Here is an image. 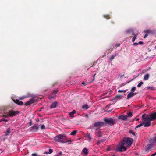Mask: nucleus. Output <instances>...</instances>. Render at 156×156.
<instances>
[{
    "instance_id": "1",
    "label": "nucleus",
    "mask_w": 156,
    "mask_h": 156,
    "mask_svg": "<svg viewBox=\"0 0 156 156\" xmlns=\"http://www.w3.org/2000/svg\"><path fill=\"white\" fill-rule=\"evenodd\" d=\"M145 114H143L142 118L144 121H147V122H144L143 125L144 127H148L151 125L150 121L156 119V112L151 115H148L145 118Z\"/></svg>"
},
{
    "instance_id": "2",
    "label": "nucleus",
    "mask_w": 156,
    "mask_h": 156,
    "mask_svg": "<svg viewBox=\"0 0 156 156\" xmlns=\"http://www.w3.org/2000/svg\"><path fill=\"white\" fill-rule=\"evenodd\" d=\"M66 137L64 134H61L55 136L54 137V140L56 142L61 143H65Z\"/></svg>"
},
{
    "instance_id": "3",
    "label": "nucleus",
    "mask_w": 156,
    "mask_h": 156,
    "mask_svg": "<svg viewBox=\"0 0 156 156\" xmlns=\"http://www.w3.org/2000/svg\"><path fill=\"white\" fill-rule=\"evenodd\" d=\"M123 142L127 147H130L133 142V139L132 138H126L124 139Z\"/></svg>"
},
{
    "instance_id": "4",
    "label": "nucleus",
    "mask_w": 156,
    "mask_h": 156,
    "mask_svg": "<svg viewBox=\"0 0 156 156\" xmlns=\"http://www.w3.org/2000/svg\"><path fill=\"white\" fill-rule=\"evenodd\" d=\"M104 121L106 122L107 124L110 125H114L115 122V120L112 118H105L104 119Z\"/></svg>"
},
{
    "instance_id": "5",
    "label": "nucleus",
    "mask_w": 156,
    "mask_h": 156,
    "mask_svg": "<svg viewBox=\"0 0 156 156\" xmlns=\"http://www.w3.org/2000/svg\"><path fill=\"white\" fill-rule=\"evenodd\" d=\"M125 144L123 142L119 144L117 150L120 151H125L126 148L124 147Z\"/></svg>"
},
{
    "instance_id": "6",
    "label": "nucleus",
    "mask_w": 156,
    "mask_h": 156,
    "mask_svg": "<svg viewBox=\"0 0 156 156\" xmlns=\"http://www.w3.org/2000/svg\"><path fill=\"white\" fill-rule=\"evenodd\" d=\"M18 111H11L6 113V115L7 117L13 116L15 115L16 114H19Z\"/></svg>"
},
{
    "instance_id": "7",
    "label": "nucleus",
    "mask_w": 156,
    "mask_h": 156,
    "mask_svg": "<svg viewBox=\"0 0 156 156\" xmlns=\"http://www.w3.org/2000/svg\"><path fill=\"white\" fill-rule=\"evenodd\" d=\"M104 124V123L103 122H98L94 124V127H100L103 126Z\"/></svg>"
},
{
    "instance_id": "8",
    "label": "nucleus",
    "mask_w": 156,
    "mask_h": 156,
    "mask_svg": "<svg viewBox=\"0 0 156 156\" xmlns=\"http://www.w3.org/2000/svg\"><path fill=\"white\" fill-rule=\"evenodd\" d=\"M38 129V126L36 125H34L30 128V130L33 132L36 131Z\"/></svg>"
},
{
    "instance_id": "9",
    "label": "nucleus",
    "mask_w": 156,
    "mask_h": 156,
    "mask_svg": "<svg viewBox=\"0 0 156 156\" xmlns=\"http://www.w3.org/2000/svg\"><path fill=\"white\" fill-rule=\"evenodd\" d=\"M136 94V93H133L132 92L129 93L127 95V98L129 99L131 98L134 96Z\"/></svg>"
},
{
    "instance_id": "10",
    "label": "nucleus",
    "mask_w": 156,
    "mask_h": 156,
    "mask_svg": "<svg viewBox=\"0 0 156 156\" xmlns=\"http://www.w3.org/2000/svg\"><path fill=\"white\" fill-rule=\"evenodd\" d=\"M34 102V98H32L29 101H27L25 103V105H30L33 103Z\"/></svg>"
},
{
    "instance_id": "11",
    "label": "nucleus",
    "mask_w": 156,
    "mask_h": 156,
    "mask_svg": "<svg viewBox=\"0 0 156 156\" xmlns=\"http://www.w3.org/2000/svg\"><path fill=\"white\" fill-rule=\"evenodd\" d=\"M96 133L97 134L98 137H101L102 136V133L99 129H96Z\"/></svg>"
},
{
    "instance_id": "12",
    "label": "nucleus",
    "mask_w": 156,
    "mask_h": 156,
    "mask_svg": "<svg viewBox=\"0 0 156 156\" xmlns=\"http://www.w3.org/2000/svg\"><path fill=\"white\" fill-rule=\"evenodd\" d=\"M127 116L126 115H121L119 117V119L123 120H126L127 119Z\"/></svg>"
},
{
    "instance_id": "13",
    "label": "nucleus",
    "mask_w": 156,
    "mask_h": 156,
    "mask_svg": "<svg viewBox=\"0 0 156 156\" xmlns=\"http://www.w3.org/2000/svg\"><path fill=\"white\" fill-rule=\"evenodd\" d=\"M13 101L15 103L19 105H22L23 104V102L20 101L19 100L17 99L16 100H14Z\"/></svg>"
},
{
    "instance_id": "14",
    "label": "nucleus",
    "mask_w": 156,
    "mask_h": 156,
    "mask_svg": "<svg viewBox=\"0 0 156 156\" xmlns=\"http://www.w3.org/2000/svg\"><path fill=\"white\" fill-rule=\"evenodd\" d=\"M82 151L83 153L85 155V156L87 155L88 154V149L86 147L84 148L82 150Z\"/></svg>"
},
{
    "instance_id": "15",
    "label": "nucleus",
    "mask_w": 156,
    "mask_h": 156,
    "mask_svg": "<svg viewBox=\"0 0 156 156\" xmlns=\"http://www.w3.org/2000/svg\"><path fill=\"white\" fill-rule=\"evenodd\" d=\"M57 103L56 101H55L52 103L50 107V108L51 109L56 108V107Z\"/></svg>"
},
{
    "instance_id": "16",
    "label": "nucleus",
    "mask_w": 156,
    "mask_h": 156,
    "mask_svg": "<svg viewBox=\"0 0 156 156\" xmlns=\"http://www.w3.org/2000/svg\"><path fill=\"white\" fill-rule=\"evenodd\" d=\"M76 113V111L75 110H73L71 112H70L69 113V115L70 116L72 117H74V114Z\"/></svg>"
},
{
    "instance_id": "17",
    "label": "nucleus",
    "mask_w": 156,
    "mask_h": 156,
    "mask_svg": "<svg viewBox=\"0 0 156 156\" xmlns=\"http://www.w3.org/2000/svg\"><path fill=\"white\" fill-rule=\"evenodd\" d=\"M86 136L89 141H90L92 139L91 136L89 133H86Z\"/></svg>"
},
{
    "instance_id": "18",
    "label": "nucleus",
    "mask_w": 156,
    "mask_h": 156,
    "mask_svg": "<svg viewBox=\"0 0 156 156\" xmlns=\"http://www.w3.org/2000/svg\"><path fill=\"white\" fill-rule=\"evenodd\" d=\"M31 97V96L30 95H25V96L20 97L19 99L20 100H22L24 98H27L28 97Z\"/></svg>"
},
{
    "instance_id": "19",
    "label": "nucleus",
    "mask_w": 156,
    "mask_h": 156,
    "mask_svg": "<svg viewBox=\"0 0 156 156\" xmlns=\"http://www.w3.org/2000/svg\"><path fill=\"white\" fill-rule=\"evenodd\" d=\"M132 34L134 35V37L132 39V41L134 42L136 37L137 35L134 34L133 31L132 32Z\"/></svg>"
},
{
    "instance_id": "20",
    "label": "nucleus",
    "mask_w": 156,
    "mask_h": 156,
    "mask_svg": "<svg viewBox=\"0 0 156 156\" xmlns=\"http://www.w3.org/2000/svg\"><path fill=\"white\" fill-rule=\"evenodd\" d=\"M149 77V75L148 74H146L145 75L144 79L145 80H147L148 79Z\"/></svg>"
},
{
    "instance_id": "21",
    "label": "nucleus",
    "mask_w": 156,
    "mask_h": 156,
    "mask_svg": "<svg viewBox=\"0 0 156 156\" xmlns=\"http://www.w3.org/2000/svg\"><path fill=\"white\" fill-rule=\"evenodd\" d=\"M88 108H89V107H88L87 105V104L84 105L82 107V109H88Z\"/></svg>"
},
{
    "instance_id": "22",
    "label": "nucleus",
    "mask_w": 156,
    "mask_h": 156,
    "mask_svg": "<svg viewBox=\"0 0 156 156\" xmlns=\"http://www.w3.org/2000/svg\"><path fill=\"white\" fill-rule=\"evenodd\" d=\"M10 129L9 128L7 129L5 133V135H8L9 134V133H10Z\"/></svg>"
},
{
    "instance_id": "23",
    "label": "nucleus",
    "mask_w": 156,
    "mask_h": 156,
    "mask_svg": "<svg viewBox=\"0 0 156 156\" xmlns=\"http://www.w3.org/2000/svg\"><path fill=\"white\" fill-rule=\"evenodd\" d=\"M77 133V131L76 130H73L70 133V135H71L74 136Z\"/></svg>"
},
{
    "instance_id": "24",
    "label": "nucleus",
    "mask_w": 156,
    "mask_h": 156,
    "mask_svg": "<svg viewBox=\"0 0 156 156\" xmlns=\"http://www.w3.org/2000/svg\"><path fill=\"white\" fill-rule=\"evenodd\" d=\"M49 152H45V154H50L53 152V151L52 149H49Z\"/></svg>"
},
{
    "instance_id": "25",
    "label": "nucleus",
    "mask_w": 156,
    "mask_h": 156,
    "mask_svg": "<svg viewBox=\"0 0 156 156\" xmlns=\"http://www.w3.org/2000/svg\"><path fill=\"white\" fill-rule=\"evenodd\" d=\"M131 31H132V32L133 31L131 29H129L127 30L125 32L126 34H129V33Z\"/></svg>"
},
{
    "instance_id": "26",
    "label": "nucleus",
    "mask_w": 156,
    "mask_h": 156,
    "mask_svg": "<svg viewBox=\"0 0 156 156\" xmlns=\"http://www.w3.org/2000/svg\"><path fill=\"white\" fill-rule=\"evenodd\" d=\"M143 84V82L142 81H141L137 85V87H140L141 85H142V84Z\"/></svg>"
},
{
    "instance_id": "27",
    "label": "nucleus",
    "mask_w": 156,
    "mask_h": 156,
    "mask_svg": "<svg viewBox=\"0 0 156 156\" xmlns=\"http://www.w3.org/2000/svg\"><path fill=\"white\" fill-rule=\"evenodd\" d=\"M96 75V74H95L93 76V80H92V81L89 82V83H92V82L94 81V80L95 79V76Z\"/></svg>"
},
{
    "instance_id": "28",
    "label": "nucleus",
    "mask_w": 156,
    "mask_h": 156,
    "mask_svg": "<svg viewBox=\"0 0 156 156\" xmlns=\"http://www.w3.org/2000/svg\"><path fill=\"white\" fill-rule=\"evenodd\" d=\"M62 152L61 151L57 153L55 156H62Z\"/></svg>"
},
{
    "instance_id": "29",
    "label": "nucleus",
    "mask_w": 156,
    "mask_h": 156,
    "mask_svg": "<svg viewBox=\"0 0 156 156\" xmlns=\"http://www.w3.org/2000/svg\"><path fill=\"white\" fill-rule=\"evenodd\" d=\"M144 124V122L141 123L140 124L138 125L137 126H136L135 127L136 128H138V127H139L142 126Z\"/></svg>"
},
{
    "instance_id": "30",
    "label": "nucleus",
    "mask_w": 156,
    "mask_h": 156,
    "mask_svg": "<svg viewBox=\"0 0 156 156\" xmlns=\"http://www.w3.org/2000/svg\"><path fill=\"white\" fill-rule=\"evenodd\" d=\"M41 129H45V126L44 124L41 125Z\"/></svg>"
},
{
    "instance_id": "31",
    "label": "nucleus",
    "mask_w": 156,
    "mask_h": 156,
    "mask_svg": "<svg viewBox=\"0 0 156 156\" xmlns=\"http://www.w3.org/2000/svg\"><path fill=\"white\" fill-rule=\"evenodd\" d=\"M127 115L128 116L131 117L132 115V114L131 112H129L127 114Z\"/></svg>"
},
{
    "instance_id": "32",
    "label": "nucleus",
    "mask_w": 156,
    "mask_h": 156,
    "mask_svg": "<svg viewBox=\"0 0 156 156\" xmlns=\"http://www.w3.org/2000/svg\"><path fill=\"white\" fill-rule=\"evenodd\" d=\"M115 55H112L110 58L109 59L110 60H111L113 59L115 57Z\"/></svg>"
},
{
    "instance_id": "33",
    "label": "nucleus",
    "mask_w": 156,
    "mask_h": 156,
    "mask_svg": "<svg viewBox=\"0 0 156 156\" xmlns=\"http://www.w3.org/2000/svg\"><path fill=\"white\" fill-rule=\"evenodd\" d=\"M129 133H131L133 136H135V133L133 132L132 131H130Z\"/></svg>"
},
{
    "instance_id": "34",
    "label": "nucleus",
    "mask_w": 156,
    "mask_h": 156,
    "mask_svg": "<svg viewBox=\"0 0 156 156\" xmlns=\"http://www.w3.org/2000/svg\"><path fill=\"white\" fill-rule=\"evenodd\" d=\"M105 140H100L99 141L98 143V144H100L101 142H103Z\"/></svg>"
},
{
    "instance_id": "35",
    "label": "nucleus",
    "mask_w": 156,
    "mask_h": 156,
    "mask_svg": "<svg viewBox=\"0 0 156 156\" xmlns=\"http://www.w3.org/2000/svg\"><path fill=\"white\" fill-rule=\"evenodd\" d=\"M136 89V87H133L132 88V89H131V90L132 91H135Z\"/></svg>"
},
{
    "instance_id": "36",
    "label": "nucleus",
    "mask_w": 156,
    "mask_h": 156,
    "mask_svg": "<svg viewBox=\"0 0 156 156\" xmlns=\"http://www.w3.org/2000/svg\"><path fill=\"white\" fill-rule=\"evenodd\" d=\"M153 87H147V89H151L152 90H153Z\"/></svg>"
},
{
    "instance_id": "37",
    "label": "nucleus",
    "mask_w": 156,
    "mask_h": 156,
    "mask_svg": "<svg viewBox=\"0 0 156 156\" xmlns=\"http://www.w3.org/2000/svg\"><path fill=\"white\" fill-rule=\"evenodd\" d=\"M146 34L149 33L150 32V30H147L145 31Z\"/></svg>"
},
{
    "instance_id": "38",
    "label": "nucleus",
    "mask_w": 156,
    "mask_h": 156,
    "mask_svg": "<svg viewBox=\"0 0 156 156\" xmlns=\"http://www.w3.org/2000/svg\"><path fill=\"white\" fill-rule=\"evenodd\" d=\"M138 45V43H135L133 44L134 46H136Z\"/></svg>"
},
{
    "instance_id": "39",
    "label": "nucleus",
    "mask_w": 156,
    "mask_h": 156,
    "mask_svg": "<svg viewBox=\"0 0 156 156\" xmlns=\"http://www.w3.org/2000/svg\"><path fill=\"white\" fill-rule=\"evenodd\" d=\"M118 92H125V91L124 90H119L118 91Z\"/></svg>"
},
{
    "instance_id": "40",
    "label": "nucleus",
    "mask_w": 156,
    "mask_h": 156,
    "mask_svg": "<svg viewBox=\"0 0 156 156\" xmlns=\"http://www.w3.org/2000/svg\"><path fill=\"white\" fill-rule=\"evenodd\" d=\"M143 44V42L142 41H140L138 43V44Z\"/></svg>"
},
{
    "instance_id": "41",
    "label": "nucleus",
    "mask_w": 156,
    "mask_h": 156,
    "mask_svg": "<svg viewBox=\"0 0 156 156\" xmlns=\"http://www.w3.org/2000/svg\"><path fill=\"white\" fill-rule=\"evenodd\" d=\"M147 36H148V34H145V35L144 36V38H146V37H147Z\"/></svg>"
},
{
    "instance_id": "42",
    "label": "nucleus",
    "mask_w": 156,
    "mask_h": 156,
    "mask_svg": "<svg viewBox=\"0 0 156 156\" xmlns=\"http://www.w3.org/2000/svg\"><path fill=\"white\" fill-rule=\"evenodd\" d=\"M58 92V91L57 90H55L53 92V93L54 94H56L57 92Z\"/></svg>"
},
{
    "instance_id": "43",
    "label": "nucleus",
    "mask_w": 156,
    "mask_h": 156,
    "mask_svg": "<svg viewBox=\"0 0 156 156\" xmlns=\"http://www.w3.org/2000/svg\"><path fill=\"white\" fill-rule=\"evenodd\" d=\"M2 121H5L7 122V120L4 119L2 120H1V122H2Z\"/></svg>"
},
{
    "instance_id": "44",
    "label": "nucleus",
    "mask_w": 156,
    "mask_h": 156,
    "mask_svg": "<svg viewBox=\"0 0 156 156\" xmlns=\"http://www.w3.org/2000/svg\"><path fill=\"white\" fill-rule=\"evenodd\" d=\"M108 17V15H106V17L104 16V17L105 18H108V19H109V17Z\"/></svg>"
},
{
    "instance_id": "45",
    "label": "nucleus",
    "mask_w": 156,
    "mask_h": 156,
    "mask_svg": "<svg viewBox=\"0 0 156 156\" xmlns=\"http://www.w3.org/2000/svg\"><path fill=\"white\" fill-rule=\"evenodd\" d=\"M85 117H88V115L87 114H86L84 116Z\"/></svg>"
},
{
    "instance_id": "46",
    "label": "nucleus",
    "mask_w": 156,
    "mask_h": 156,
    "mask_svg": "<svg viewBox=\"0 0 156 156\" xmlns=\"http://www.w3.org/2000/svg\"><path fill=\"white\" fill-rule=\"evenodd\" d=\"M120 97V95H118V96H116V98H118V97Z\"/></svg>"
},
{
    "instance_id": "47",
    "label": "nucleus",
    "mask_w": 156,
    "mask_h": 156,
    "mask_svg": "<svg viewBox=\"0 0 156 156\" xmlns=\"http://www.w3.org/2000/svg\"><path fill=\"white\" fill-rule=\"evenodd\" d=\"M116 45V46L117 47H118V46H119V44H117Z\"/></svg>"
},
{
    "instance_id": "48",
    "label": "nucleus",
    "mask_w": 156,
    "mask_h": 156,
    "mask_svg": "<svg viewBox=\"0 0 156 156\" xmlns=\"http://www.w3.org/2000/svg\"><path fill=\"white\" fill-rule=\"evenodd\" d=\"M82 84H84H84H85V83L84 82H82Z\"/></svg>"
},
{
    "instance_id": "49",
    "label": "nucleus",
    "mask_w": 156,
    "mask_h": 156,
    "mask_svg": "<svg viewBox=\"0 0 156 156\" xmlns=\"http://www.w3.org/2000/svg\"><path fill=\"white\" fill-rule=\"evenodd\" d=\"M153 154L154 156H155V155H156V153L155 152V153H154Z\"/></svg>"
},
{
    "instance_id": "50",
    "label": "nucleus",
    "mask_w": 156,
    "mask_h": 156,
    "mask_svg": "<svg viewBox=\"0 0 156 156\" xmlns=\"http://www.w3.org/2000/svg\"><path fill=\"white\" fill-rule=\"evenodd\" d=\"M151 156H154V155L153 154H152Z\"/></svg>"
},
{
    "instance_id": "51",
    "label": "nucleus",
    "mask_w": 156,
    "mask_h": 156,
    "mask_svg": "<svg viewBox=\"0 0 156 156\" xmlns=\"http://www.w3.org/2000/svg\"><path fill=\"white\" fill-rule=\"evenodd\" d=\"M52 98V97H50V98H49V99H51Z\"/></svg>"
},
{
    "instance_id": "52",
    "label": "nucleus",
    "mask_w": 156,
    "mask_h": 156,
    "mask_svg": "<svg viewBox=\"0 0 156 156\" xmlns=\"http://www.w3.org/2000/svg\"><path fill=\"white\" fill-rule=\"evenodd\" d=\"M139 120V119H136V121H138Z\"/></svg>"
},
{
    "instance_id": "53",
    "label": "nucleus",
    "mask_w": 156,
    "mask_h": 156,
    "mask_svg": "<svg viewBox=\"0 0 156 156\" xmlns=\"http://www.w3.org/2000/svg\"><path fill=\"white\" fill-rule=\"evenodd\" d=\"M155 141L156 142V137L155 138Z\"/></svg>"
},
{
    "instance_id": "54",
    "label": "nucleus",
    "mask_w": 156,
    "mask_h": 156,
    "mask_svg": "<svg viewBox=\"0 0 156 156\" xmlns=\"http://www.w3.org/2000/svg\"><path fill=\"white\" fill-rule=\"evenodd\" d=\"M55 96V95H54V96H53V97H54Z\"/></svg>"
},
{
    "instance_id": "55",
    "label": "nucleus",
    "mask_w": 156,
    "mask_h": 156,
    "mask_svg": "<svg viewBox=\"0 0 156 156\" xmlns=\"http://www.w3.org/2000/svg\"><path fill=\"white\" fill-rule=\"evenodd\" d=\"M155 48L156 49V45L155 46Z\"/></svg>"
},
{
    "instance_id": "56",
    "label": "nucleus",
    "mask_w": 156,
    "mask_h": 156,
    "mask_svg": "<svg viewBox=\"0 0 156 156\" xmlns=\"http://www.w3.org/2000/svg\"><path fill=\"white\" fill-rule=\"evenodd\" d=\"M107 150H108V151H109V149H107Z\"/></svg>"
},
{
    "instance_id": "57",
    "label": "nucleus",
    "mask_w": 156,
    "mask_h": 156,
    "mask_svg": "<svg viewBox=\"0 0 156 156\" xmlns=\"http://www.w3.org/2000/svg\"><path fill=\"white\" fill-rule=\"evenodd\" d=\"M112 156H115V155H113Z\"/></svg>"
}]
</instances>
